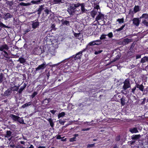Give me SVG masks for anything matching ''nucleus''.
Masks as SVG:
<instances>
[{
    "mask_svg": "<svg viewBox=\"0 0 148 148\" xmlns=\"http://www.w3.org/2000/svg\"><path fill=\"white\" fill-rule=\"evenodd\" d=\"M78 7L79 4H72L68 8L67 11L71 15H73L74 14H79L78 12L80 11V10L78 11L76 10V8Z\"/></svg>",
    "mask_w": 148,
    "mask_h": 148,
    "instance_id": "f257e3e1",
    "label": "nucleus"
},
{
    "mask_svg": "<svg viewBox=\"0 0 148 148\" xmlns=\"http://www.w3.org/2000/svg\"><path fill=\"white\" fill-rule=\"evenodd\" d=\"M8 46L6 44L3 45L0 47V51H3L5 53L4 56L7 58L8 57V54L6 51L5 50H8L9 49Z\"/></svg>",
    "mask_w": 148,
    "mask_h": 148,
    "instance_id": "f03ea898",
    "label": "nucleus"
},
{
    "mask_svg": "<svg viewBox=\"0 0 148 148\" xmlns=\"http://www.w3.org/2000/svg\"><path fill=\"white\" fill-rule=\"evenodd\" d=\"M77 4H79V7L80 6L81 7V11H80L78 12L79 14H83L85 12L87 11V10L85 8V5L84 3H77Z\"/></svg>",
    "mask_w": 148,
    "mask_h": 148,
    "instance_id": "7ed1b4c3",
    "label": "nucleus"
},
{
    "mask_svg": "<svg viewBox=\"0 0 148 148\" xmlns=\"http://www.w3.org/2000/svg\"><path fill=\"white\" fill-rule=\"evenodd\" d=\"M124 85L123 86V89L125 90L127 89L130 87V85L129 81L127 79H126L125 81L123 82Z\"/></svg>",
    "mask_w": 148,
    "mask_h": 148,
    "instance_id": "20e7f679",
    "label": "nucleus"
},
{
    "mask_svg": "<svg viewBox=\"0 0 148 148\" xmlns=\"http://www.w3.org/2000/svg\"><path fill=\"white\" fill-rule=\"evenodd\" d=\"M101 42L100 40L93 41L89 42L88 45L90 46L94 45H99L101 44Z\"/></svg>",
    "mask_w": 148,
    "mask_h": 148,
    "instance_id": "39448f33",
    "label": "nucleus"
},
{
    "mask_svg": "<svg viewBox=\"0 0 148 148\" xmlns=\"http://www.w3.org/2000/svg\"><path fill=\"white\" fill-rule=\"evenodd\" d=\"M133 24L136 26H138L140 24V21L138 18H134L133 19Z\"/></svg>",
    "mask_w": 148,
    "mask_h": 148,
    "instance_id": "423d86ee",
    "label": "nucleus"
},
{
    "mask_svg": "<svg viewBox=\"0 0 148 148\" xmlns=\"http://www.w3.org/2000/svg\"><path fill=\"white\" fill-rule=\"evenodd\" d=\"M32 26L34 29L37 28L39 26V23L37 21H35L32 22Z\"/></svg>",
    "mask_w": 148,
    "mask_h": 148,
    "instance_id": "0eeeda50",
    "label": "nucleus"
},
{
    "mask_svg": "<svg viewBox=\"0 0 148 148\" xmlns=\"http://www.w3.org/2000/svg\"><path fill=\"white\" fill-rule=\"evenodd\" d=\"M45 62H44L42 64L39 65L38 67L36 68V71H38L40 69H43L46 66Z\"/></svg>",
    "mask_w": 148,
    "mask_h": 148,
    "instance_id": "6e6552de",
    "label": "nucleus"
},
{
    "mask_svg": "<svg viewBox=\"0 0 148 148\" xmlns=\"http://www.w3.org/2000/svg\"><path fill=\"white\" fill-rule=\"evenodd\" d=\"M104 18V15L102 14L99 13V14L95 18V20L96 21L100 20H103Z\"/></svg>",
    "mask_w": 148,
    "mask_h": 148,
    "instance_id": "1a4fd4ad",
    "label": "nucleus"
},
{
    "mask_svg": "<svg viewBox=\"0 0 148 148\" xmlns=\"http://www.w3.org/2000/svg\"><path fill=\"white\" fill-rule=\"evenodd\" d=\"M129 131L132 134L138 133V131L136 127L131 128L130 129Z\"/></svg>",
    "mask_w": 148,
    "mask_h": 148,
    "instance_id": "9d476101",
    "label": "nucleus"
},
{
    "mask_svg": "<svg viewBox=\"0 0 148 148\" xmlns=\"http://www.w3.org/2000/svg\"><path fill=\"white\" fill-rule=\"evenodd\" d=\"M146 62H148V56L144 57L141 59L140 61V62L142 63H144Z\"/></svg>",
    "mask_w": 148,
    "mask_h": 148,
    "instance_id": "9b49d317",
    "label": "nucleus"
},
{
    "mask_svg": "<svg viewBox=\"0 0 148 148\" xmlns=\"http://www.w3.org/2000/svg\"><path fill=\"white\" fill-rule=\"evenodd\" d=\"M141 135L140 134L134 135L132 136V140H137L140 138Z\"/></svg>",
    "mask_w": 148,
    "mask_h": 148,
    "instance_id": "f8f14e48",
    "label": "nucleus"
},
{
    "mask_svg": "<svg viewBox=\"0 0 148 148\" xmlns=\"http://www.w3.org/2000/svg\"><path fill=\"white\" fill-rule=\"evenodd\" d=\"M82 51H80L77 54H76V56L75 58V59H78L80 58L82 55Z\"/></svg>",
    "mask_w": 148,
    "mask_h": 148,
    "instance_id": "ddd939ff",
    "label": "nucleus"
},
{
    "mask_svg": "<svg viewBox=\"0 0 148 148\" xmlns=\"http://www.w3.org/2000/svg\"><path fill=\"white\" fill-rule=\"evenodd\" d=\"M136 87L139 88L141 91H143L144 88V87L142 84L139 85L137 84Z\"/></svg>",
    "mask_w": 148,
    "mask_h": 148,
    "instance_id": "4468645a",
    "label": "nucleus"
},
{
    "mask_svg": "<svg viewBox=\"0 0 148 148\" xmlns=\"http://www.w3.org/2000/svg\"><path fill=\"white\" fill-rule=\"evenodd\" d=\"M10 117L14 121H17L19 116L15 115L13 114H11Z\"/></svg>",
    "mask_w": 148,
    "mask_h": 148,
    "instance_id": "2eb2a0df",
    "label": "nucleus"
},
{
    "mask_svg": "<svg viewBox=\"0 0 148 148\" xmlns=\"http://www.w3.org/2000/svg\"><path fill=\"white\" fill-rule=\"evenodd\" d=\"M130 42H131V39H129L126 38L123 40V44L126 45Z\"/></svg>",
    "mask_w": 148,
    "mask_h": 148,
    "instance_id": "dca6fc26",
    "label": "nucleus"
},
{
    "mask_svg": "<svg viewBox=\"0 0 148 148\" xmlns=\"http://www.w3.org/2000/svg\"><path fill=\"white\" fill-rule=\"evenodd\" d=\"M12 16L10 13H8L5 14V16L3 18L5 20H6L8 18H11Z\"/></svg>",
    "mask_w": 148,
    "mask_h": 148,
    "instance_id": "f3484780",
    "label": "nucleus"
},
{
    "mask_svg": "<svg viewBox=\"0 0 148 148\" xmlns=\"http://www.w3.org/2000/svg\"><path fill=\"white\" fill-rule=\"evenodd\" d=\"M126 25V24H124V25H123L120 28L116 29L114 31V32H115L116 31L119 32L121 30H123L124 27H125V25Z\"/></svg>",
    "mask_w": 148,
    "mask_h": 148,
    "instance_id": "a211bd4d",
    "label": "nucleus"
},
{
    "mask_svg": "<svg viewBox=\"0 0 148 148\" xmlns=\"http://www.w3.org/2000/svg\"><path fill=\"white\" fill-rule=\"evenodd\" d=\"M116 21L118 22L119 24H121L124 22V19L123 18H119Z\"/></svg>",
    "mask_w": 148,
    "mask_h": 148,
    "instance_id": "6ab92c4d",
    "label": "nucleus"
},
{
    "mask_svg": "<svg viewBox=\"0 0 148 148\" xmlns=\"http://www.w3.org/2000/svg\"><path fill=\"white\" fill-rule=\"evenodd\" d=\"M140 10V8L138 6H135L134 9V13H136Z\"/></svg>",
    "mask_w": 148,
    "mask_h": 148,
    "instance_id": "aec40b11",
    "label": "nucleus"
},
{
    "mask_svg": "<svg viewBox=\"0 0 148 148\" xmlns=\"http://www.w3.org/2000/svg\"><path fill=\"white\" fill-rule=\"evenodd\" d=\"M26 87V84H24L23 86H21L20 89L18 91V92L19 93H21L22 92V91Z\"/></svg>",
    "mask_w": 148,
    "mask_h": 148,
    "instance_id": "412c9836",
    "label": "nucleus"
},
{
    "mask_svg": "<svg viewBox=\"0 0 148 148\" xmlns=\"http://www.w3.org/2000/svg\"><path fill=\"white\" fill-rule=\"evenodd\" d=\"M145 18V19H148V14H143L142 16L140 17V18Z\"/></svg>",
    "mask_w": 148,
    "mask_h": 148,
    "instance_id": "4be33fe9",
    "label": "nucleus"
},
{
    "mask_svg": "<svg viewBox=\"0 0 148 148\" xmlns=\"http://www.w3.org/2000/svg\"><path fill=\"white\" fill-rule=\"evenodd\" d=\"M32 103L31 102H29L28 103H25V104H24L23 105H22V107L23 108H25L26 107H27L28 106L31 105L32 104Z\"/></svg>",
    "mask_w": 148,
    "mask_h": 148,
    "instance_id": "5701e85b",
    "label": "nucleus"
},
{
    "mask_svg": "<svg viewBox=\"0 0 148 148\" xmlns=\"http://www.w3.org/2000/svg\"><path fill=\"white\" fill-rule=\"evenodd\" d=\"M12 134V132L10 131H8L6 132V134L5 136V137L7 138L10 137Z\"/></svg>",
    "mask_w": 148,
    "mask_h": 148,
    "instance_id": "b1692460",
    "label": "nucleus"
},
{
    "mask_svg": "<svg viewBox=\"0 0 148 148\" xmlns=\"http://www.w3.org/2000/svg\"><path fill=\"white\" fill-rule=\"evenodd\" d=\"M48 121L49 123L50 126L53 127L54 125V124L53 122V120L51 119H48Z\"/></svg>",
    "mask_w": 148,
    "mask_h": 148,
    "instance_id": "393cba45",
    "label": "nucleus"
},
{
    "mask_svg": "<svg viewBox=\"0 0 148 148\" xmlns=\"http://www.w3.org/2000/svg\"><path fill=\"white\" fill-rule=\"evenodd\" d=\"M17 121L21 124H23L24 123V120L22 118H20L18 117Z\"/></svg>",
    "mask_w": 148,
    "mask_h": 148,
    "instance_id": "a878e982",
    "label": "nucleus"
},
{
    "mask_svg": "<svg viewBox=\"0 0 148 148\" xmlns=\"http://www.w3.org/2000/svg\"><path fill=\"white\" fill-rule=\"evenodd\" d=\"M97 11L95 10H93L91 12V16L93 18L95 17V15L97 13Z\"/></svg>",
    "mask_w": 148,
    "mask_h": 148,
    "instance_id": "bb28decb",
    "label": "nucleus"
},
{
    "mask_svg": "<svg viewBox=\"0 0 148 148\" xmlns=\"http://www.w3.org/2000/svg\"><path fill=\"white\" fill-rule=\"evenodd\" d=\"M18 86H14V87H12L11 88V90L13 91H17L19 88Z\"/></svg>",
    "mask_w": 148,
    "mask_h": 148,
    "instance_id": "cd10ccee",
    "label": "nucleus"
},
{
    "mask_svg": "<svg viewBox=\"0 0 148 148\" xmlns=\"http://www.w3.org/2000/svg\"><path fill=\"white\" fill-rule=\"evenodd\" d=\"M121 102L122 106H123L125 105V102L124 98L122 97L121 99Z\"/></svg>",
    "mask_w": 148,
    "mask_h": 148,
    "instance_id": "c85d7f7f",
    "label": "nucleus"
},
{
    "mask_svg": "<svg viewBox=\"0 0 148 148\" xmlns=\"http://www.w3.org/2000/svg\"><path fill=\"white\" fill-rule=\"evenodd\" d=\"M142 23L147 27H148V21L145 19H143L142 21Z\"/></svg>",
    "mask_w": 148,
    "mask_h": 148,
    "instance_id": "c756f323",
    "label": "nucleus"
},
{
    "mask_svg": "<svg viewBox=\"0 0 148 148\" xmlns=\"http://www.w3.org/2000/svg\"><path fill=\"white\" fill-rule=\"evenodd\" d=\"M30 4L29 3H25L23 2H21L20 3L19 5L21 6H27L29 5Z\"/></svg>",
    "mask_w": 148,
    "mask_h": 148,
    "instance_id": "7c9ffc66",
    "label": "nucleus"
},
{
    "mask_svg": "<svg viewBox=\"0 0 148 148\" xmlns=\"http://www.w3.org/2000/svg\"><path fill=\"white\" fill-rule=\"evenodd\" d=\"M62 24L64 25H69V21L65 20L62 22Z\"/></svg>",
    "mask_w": 148,
    "mask_h": 148,
    "instance_id": "2f4dec72",
    "label": "nucleus"
},
{
    "mask_svg": "<svg viewBox=\"0 0 148 148\" xmlns=\"http://www.w3.org/2000/svg\"><path fill=\"white\" fill-rule=\"evenodd\" d=\"M44 6H45L44 5H41L40 6L39 8L38 11L40 13L42 10L44 9Z\"/></svg>",
    "mask_w": 148,
    "mask_h": 148,
    "instance_id": "473e14b6",
    "label": "nucleus"
},
{
    "mask_svg": "<svg viewBox=\"0 0 148 148\" xmlns=\"http://www.w3.org/2000/svg\"><path fill=\"white\" fill-rule=\"evenodd\" d=\"M65 114V113L64 112H62L59 114L58 115V118H59L61 117L64 116Z\"/></svg>",
    "mask_w": 148,
    "mask_h": 148,
    "instance_id": "72a5a7b5",
    "label": "nucleus"
},
{
    "mask_svg": "<svg viewBox=\"0 0 148 148\" xmlns=\"http://www.w3.org/2000/svg\"><path fill=\"white\" fill-rule=\"evenodd\" d=\"M19 60L21 63H23L25 62V59L23 58H19Z\"/></svg>",
    "mask_w": 148,
    "mask_h": 148,
    "instance_id": "f704fd0d",
    "label": "nucleus"
},
{
    "mask_svg": "<svg viewBox=\"0 0 148 148\" xmlns=\"http://www.w3.org/2000/svg\"><path fill=\"white\" fill-rule=\"evenodd\" d=\"M107 35L102 34L100 38V39L101 40H103L106 38V36Z\"/></svg>",
    "mask_w": 148,
    "mask_h": 148,
    "instance_id": "c9c22d12",
    "label": "nucleus"
},
{
    "mask_svg": "<svg viewBox=\"0 0 148 148\" xmlns=\"http://www.w3.org/2000/svg\"><path fill=\"white\" fill-rule=\"evenodd\" d=\"M54 4H58L61 2V0H53Z\"/></svg>",
    "mask_w": 148,
    "mask_h": 148,
    "instance_id": "e433bc0d",
    "label": "nucleus"
},
{
    "mask_svg": "<svg viewBox=\"0 0 148 148\" xmlns=\"http://www.w3.org/2000/svg\"><path fill=\"white\" fill-rule=\"evenodd\" d=\"M107 36L110 38H112L113 36V35L112 33V32H110L107 35Z\"/></svg>",
    "mask_w": 148,
    "mask_h": 148,
    "instance_id": "4c0bfd02",
    "label": "nucleus"
},
{
    "mask_svg": "<svg viewBox=\"0 0 148 148\" xmlns=\"http://www.w3.org/2000/svg\"><path fill=\"white\" fill-rule=\"evenodd\" d=\"M3 76L2 73L0 74V83L3 81Z\"/></svg>",
    "mask_w": 148,
    "mask_h": 148,
    "instance_id": "58836bf2",
    "label": "nucleus"
},
{
    "mask_svg": "<svg viewBox=\"0 0 148 148\" xmlns=\"http://www.w3.org/2000/svg\"><path fill=\"white\" fill-rule=\"evenodd\" d=\"M40 2V0H38L37 1L33 0L31 1V3L34 4H37L38 3H39Z\"/></svg>",
    "mask_w": 148,
    "mask_h": 148,
    "instance_id": "ea45409f",
    "label": "nucleus"
},
{
    "mask_svg": "<svg viewBox=\"0 0 148 148\" xmlns=\"http://www.w3.org/2000/svg\"><path fill=\"white\" fill-rule=\"evenodd\" d=\"M37 94V93L36 92H34L31 95L32 97V98H34Z\"/></svg>",
    "mask_w": 148,
    "mask_h": 148,
    "instance_id": "a19ab883",
    "label": "nucleus"
},
{
    "mask_svg": "<svg viewBox=\"0 0 148 148\" xmlns=\"http://www.w3.org/2000/svg\"><path fill=\"white\" fill-rule=\"evenodd\" d=\"M76 138L75 137H74L72 138H71L70 139V142H73L74 141H75L76 140Z\"/></svg>",
    "mask_w": 148,
    "mask_h": 148,
    "instance_id": "79ce46f5",
    "label": "nucleus"
},
{
    "mask_svg": "<svg viewBox=\"0 0 148 148\" xmlns=\"http://www.w3.org/2000/svg\"><path fill=\"white\" fill-rule=\"evenodd\" d=\"M102 51V50H100L98 51H96L95 52V55H97V54H99L101 53Z\"/></svg>",
    "mask_w": 148,
    "mask_h": 148,
    "instance_id": "37998d69",
    "label": "nucleus"
},
{
    "mask_svg": "<svg viewBox=\"0 0 148 148\" xmlns=\"http://www.w3.org/2000/svg\"><path fill=\"white\" fill-rule=\"evenodd\" d=\"M95 144H88L87 145V147H92L95 146Z\"/></svg>",
    "mask_w": 148,
    "mask_h": 148,
    "instance_id": "c03bdc74",
    "label": "nucleus"
},
{
    "mask_svg": "<svg viewBox=\"0 0 148 148\" xmlns=\"http://www.w3.org/2000/svg\"><path fill=\"white\" fill-rule=\"evenodd\" d=\"M136 87L135 86V87H134V88H133L132 89V92L133 93H134V92H135V90H136Z\"/></svg>",
    "mask_w": 148,
    "mask_h": 148,
    "instance_id": "a18cd8bd",
    "label": "nucleus"
},
{
    "mask_svg": "<svg viewBox=\"0 0 148 148\" xmlns=\"http://www.w3.org/2000/svg\"><path fill=\"white\" fill-rule=\"evenodd\" d=\"M59 122L60 124L62 125H64V123L65 122V121H59Z\"/></svg>",
    "mask_w": 148,
    "mask_h": 148,
    "instance_id": "49530a36",
    "label": "nucleus"
},
{
    "mask_svg": "<svg viewBox=\"0 0 148 148\" xmlns=\"http://www.w3.org/2000/svg\"><path fill=\"white\" fill-rule=\"evenodd\" d=\"M44 11L47 14H48L49 12V10L47 8L46 9H45Z\"/></svg>",
    "mask_w": 148,
    "mask_h": 148,
    "instance_id": "de8ad7c7",
    "label": "nucleus"
},
{
    "mask_svg": "<svg viewBox=\"0 0 148 148\" xmlns=\"http://www.w3.org/2000/svg\"><path fill=\"white\" fill-rule=\"evenodd\" d=\"M0 27H6V26L2 23L0 22Z\"/></svg>",
    "mask_w": 148,
    "mask_h": 148,
    "instance_id": "09e8293b",
    "label": "nucleus"
},
{
    "mask_svg": "<svg viewBox=\"0 0 148 148\" xmlns=\"http://www.w3.org/2000/svg\"><path fill=\"white\" fill-rule=\"evenodd\" d=\"M90 129V128H86V129H83L82 130V131H87L89 130Z\"/></svg>",
    "mask_w": 148,
    "mask_h": 148,
    "instance_id": "8fccbe9b",
    "label": "nucleus"
},
{
    "mask_svg": "<svg viewBox=\"0 0 148 148\" xmlns=\"http://www.w3.org/2000/svg\"><path fill=\"white\" fill-rule=\"evenodd\" d=\"M141 57V55H137L136 56V59H137L140 58Z\"/></svg>",
    "mask_w": 148,
    "mask_h": 148,
    "instance_id": "3c124183",
    "label": "nucleus"
},
{
    "mask_svg": "<svg viewBox=\"0 0 148 148\" xmlns=\"http://www.w3.org/2000/svg\"><path fill=\"white\" fill-rule=\"evenodd\" d=\"M50 112H51V113L54 114L56 112V111L54 110H51Z\"/></svg>",
    "mask_w": 148,
    "mask_h": 148,
    "instance_id": "603ef678",
    "label": "nucleus"
},
{
    "mask_svg": "<svg viewBox=\"0 0 148 148\" xmlns=\"http://www.w3.org/2000/svg\"><path fill=\"white\" fill-rule=\"evenodd\" d=\"M16 148H25L24 147L22 146L18 145L17 146Z\"/></svg>",
    "mask_w": 148,
    "mask_h": 148,
    "instance_id": "864d4df0",
    "label": "nucleus"
},
{
    "mask_svg": "<svg viewBox=\"0 0 148 148\" xmlns=\"http://www.w3.org/2000/svg\"><path fill=\"white\" fill-rule=\"evenodd\" d=\"M23 47L25 49H26L27 48V44L25 43L24 44Z\"/></svg>",
    "mask_w": 148,
    "mask_h": 148,
    "instance_id": "5fc2aeb1",
    "label": "nucleus"
},
{
    "mask_svg": "<svg viewBox=\"0 0 148 148\" xmlns=\"http://www.w3.org/2000/svg\"><path fill=\"white\" fill-rule=\"evenodd\" d=\"M57 139H59L61 138V137L60 135H58L56 138Z\"/></svg>",
    "mask_w": 148,
    "mask_h": 148,
    "instance_id": "6e6d98bb",
    "label": "nucleus"
},
{
    "mask_svg": "<svg viewBox=\"0 0 148 148\" xmlns=\"http://www.w3.org/2000/svg\"><path fill=\"white\" fill-rule=\"evenodd\" d=\"M55 26V25L54 24H53L51 25V27L52 29H54Z\"/></svg>",
    "mask_w": 148,
    "mask_h": 148,
    "instance_id": "4d7b16f0",
    "label": "nucleus"
},
{
    "mask_svg": "<svg viewBox=\"0 0 148 148\" xmlns=\"http://www.w3.org/2000/svg\"><path fill=\"white\" fill-rule=\"evenodd\" d=\"M20 143L21 144L24 145L25 144V142L23 141H20Z\"/></svg>",
    "mask_w": 148,
    "mask_h": 148,
    "instance_id": "13d9d810",
    "label": "nucleus"
},
{
    "mask_svg": "<svg viewBox=\"0 0 148 148\" xmlns=\"http://www.w3.org/2000/svg\"><path fill=\"white\" fill-rule=\"evenodd\" d=\"M45 146H39L38 148H45Z\"/></svg>",
    "mask_w": 148,
    "mask_h": 148,
    "instance_id": "bf43d9fd",
    "label": "nucleus"
},
{
    "mask_svg": "<svg viewBox=\"0 0 148 148\" xmlns=\"http://www.w3.org/2000/svg\"><path fill=\"white\" fill-rule=\"evenodd\" d=\"M95 8L96 9H97V10L99 9V7L98 5H97L96 7Z\"/></svg>",
    "mask_w": 148,
    "mask_h": 148,
    "instance_id": "052dcab7",
    "label": "nucleus"
},
{
    "mask_svg": "<svg viewBox=\"0 0 148 148\" xmlns=\"http://www.w3.org/2000/svg\"><path fill=\"white\" fill-rule=\"evenodd\" d=\"M120 140V137L118 136V137L116 138V140L117 141H119Z\"/></svg>",
    "mask_w": 148,
    "mask_h": 148,
    "instance_id": "680f3d73",
    "label": "nucleus"
},
{
    "mask_svg": "<svg viewBox=\"0 0 148 148\" xmlns=\"http://www.w3.org/2000/svg\"><path fill=\"white\" fill-rule=\"evenodd\" d=\"M78 136V134H75L74 135V137H75V138H76V137Z\"/></svg>",
    "mask_w": 148,
    "mask_h": 148,
    "instance_id": "e2e57ef3",
    "label": "nucleus"
},
{
    "mask_svg": "<svg viewBox=\"0 0 148 148\" xmlns=\"http://www.w3.org/2000/svg\"><path fill=\"white\" fill-rule=\"evenodd\" d=\"M29 31H30V30H29V29H27V30L25 31V33L28 32H29Z\"/></svg>",
    "mask_w": 148,
    "mask_h": 148,
    "instance_id": "0e129e2a",
    "label": "nucleus"
},
{
    "mask_svg": "<svg viewBox=\"0 0 148 148\" xmlns=\"http://www.w3.org/2000/svg\"><path fill=\"white\" fill-rule=\"evenodd\" d=\"M113 148H117V147L116 145H115Z\"/></svg>",
    "mask_w": 148,
    "mask_h": 148,
    "instance_id": "69168bd1",
    "label": "nucleus"
},
{
    "mask_svg": "<svg viewBox=\"0 0 148 148\" xmlns=\"http://www.w3.org/2000/svg\"><path fill=\"white\" fill-rule=\"evenodd\" d=\"M9 92V90H7L5 92Z\"/></svg>",
    "mask_w": 148,
    "mask_h": 148,
    "instance_id": "338daca9",
    "label": "nucleus"
},
{
    "mask_svg": "<svg viewBox=\"0 0 148 148\" xmlns=\"http://www.w3.org/2000/svg\"><path fill=\"white\" fill-rule=\"evenodd\" d=\"M93 140L94 141H96L97 140V139H94Z\"/></svg>",
    "mask_w": 148,
    "mask_h": 148,
    "instance_id": "774afa93",
    "label": "nucleus"
}]
</instances>
